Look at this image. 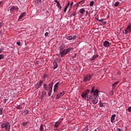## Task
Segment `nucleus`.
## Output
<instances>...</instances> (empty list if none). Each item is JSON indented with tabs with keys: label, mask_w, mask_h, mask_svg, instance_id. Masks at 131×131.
Instances as JSON below:
<instances>
[{
	"label": "nucleus",
	"mask_w": 131,
	"mask_h": 131,
	"mask_svg": "<svg viewBox=\"0 0 131 131\" xmlns=\"http://www.w3.org/2000/svg\"><path fill=\"white\" fill-rule=\"evenodd\" d=\"M91 98L88 95H85L84 96H81L82 98L85 99L86 101H91L92 100V102L93 104L94 105L97 104L99 101V93H96V94H91L90 95Z\"/></svg>",
	"instance_id": "nucleus-1"
},
{
	"label": "nucleus",
	"mask_w": 131,
	"mask_h": 131,
	"mask_svg": "<svg viewBox=\"0 0 131 131\" xmlns=\"http://www.w3.org/2000/svg\"><path fill=\"white\" fill-rule=\"evenodd\" d=\"M99 91L97 89L95 90V87H92V90H90L89 89L86 90L85 92H83L81 96V97L84 96H89V98H91V95H95L96 94H98Z\"/></svg>",
	"instance_id": "nucleus-2"
},
{
	"label": "nucleus",
	"mask_w": 131,
	"mask_h": 131,
	"mask_svg": "<svg viewBox=\"0 0 131 131\" xmlns=\"http://www.w3.org/2000/svg\"><path fill=\"white\" fill-rule=\"evenodd\" d=\"M53 85H54L53 82L50 83L48 85L45 83L43 84V89L46 92H50L53 91Z\"/></svg>",
	"instance_id": "nucleus-3"
},
{
	"label": "nucleus",
	"mask_w": 131,
	"mask_h": 131,
	"mask_svg": "<svg viewBox=\"0 0 131 131\" xmlns=\"http://www.w3.org/2000/svg\"><path fill=\"white\" fill-rule=\"evenodd\" d=\"M73 50V48H70L67 49H64L63 51H60V54L61 55V57L63 58L64 56L67 55L69 53V52H71Z\"/></svg>",
	"instance_id": "nucleus-4"
},
{
	"label": "nucleus",
	"mask_w": 131,
	"mask_h": 131,
	"mask_svg": "<svg viewBox=\"0 0 131 131\" xmlns=\"http://www.w3.org/2000/svg\"><path fill=\"white\" fill-rule=\"evenodd\" d=\"M93 74L85 75L83 81H84V82H88V81L91 80L92 77H93Z\"/></svg>",
	"instance_id": "nucleus-5"
},
{
	"label": "nucleus",
	"mask_w": 131,
	"mask_h": 131,
	"mask_svg": "<svg viewBox=\"0 0 131 131\" xmlns=\"http://www.w3.org/2000/svg\"><path fill=\"white\" fill-rule=\"evenodd\" d=\"M19 8L17 6H11L8 8V11H10V13H15V12H18Z\"/></svg>",
	"instance_id": "nucleus-6"
},
{
	"label": "nucleus",
	"mask_w": 131,
	"mask_h": 131,
	"mask_svg": "<svg viewBox=\"0 0 131 131\" xmlns=\"http://www.w3.org/2000/svg\"><path fill=\"white\" fill-rule=\"evenodd\" d=\"M67 39L68 40H74L77 38V36L75 35H70L67 37Z\"/></svg>",
	"instance_id": "nucleus-7"
},
{
	"label": "nucleus",
	"mask_w": 131,
	"mask_h": 131,
	"mask_svg": "<svg viewBox=\"0 0 131 131\" xmlns=\"http://www.w3.org/2000/svg\"><path fill=\"white\" fill-rule=\"evenodd\" d=\"M131 32V24H129L125 30V34H127Z\"/></svg>",
	"instance_id": "nucleus-8"
},
{
	"label": "nucleus",
	"mask_w": 131,
	"mask_h": 131,
	"mask_svg": "<svg viewBox=\"0 0 131 131\" xmlns=\"http://www.w3.org/2000/svg\"><path fill=\"white\" fill-rule=\"evenodd\" d=\"M86 12V14H85V16H89L90 14H89V11H85V10L84 9V8H81L79 10V12L81 13V14H83L84 13H85Z\"/></svg>",
	"instance_id": "nucleus-9"
},
{
	"label": "nucleus",
	"mask_w": 131,
	"mask_h": 131,
	"mask_svg": "<svg viewBox=\"0 0 131 131\" xmlns=\"http://www.w3.org/2000/svg\"><path fill=\"white\" fill-rule=\"evenodd\" d=\"M95 19L99 21V22H101L103 25H106V24H107V21L105 20L104 19H99V17H95Z\"/></svg>",
	"instance_id": "nucleus-10"
},
{
	"label": "nucleus",
	"mask_w": 131,
	"mask_h": 131,
	"mask_svg": "<svg viewBox=\"0 0 131 131\" xmlns=\"http://www.w3.org/2000/svg\"><path fill=\"white\" fill-rule=\"evenodd\" d=\"M43 81L42 80H40L39 81V83H37L35 86V89H36L37 90H38V89H39V88H40V86H41V84H42L43 83Z\"/></svg>",
	"instance_id": "nucleus-11"
},
{
	"label": "nucleus",
	"mask_w": 131,
	"mask_h": 131,
	"mask_svg": "<svg viewBox=\"0 0 131 131\" xmlns=\"http://www.w3.org/2000/svg\"><path fill=\"white\" fill-rule=\"evenodd\" d=\"M10 125L9 122H7L5 123L4 128H5L6 131H10Z\"/></svg>",
	"instance_id": "nucleus-12"
},
{
	"label": "nucleus",
	"mask_w": 131,
	"mask_h": 131,
	"mask_svg": "<svg viewBox=\"0 0 131 131\" xmlns=\"http://www.w3.org/2000/svg\"><path fill=\"white\" fill-rule=\"evenodd\" d=\"M64 94H65V91H62V92H60V93H58L57 95L56 99L57 100H59V99H60V97H62V96H64Z\"/></svg>",
	"instance_id": "nucleus-13"
},
{
	"label": "nucleus",
	"mask_w": 131,
	"mask_h": 131,
	"mask_svg": "<svg viewBox=\"0 0 131 131\" xmlns=\"http://www.w3.org/2000/svg\"><path fill=\"white\" fill-rule=\"evenodd\" d=\"M110 45H111V43H110V42L107 40H105L103 42V46L105 48H109V47H110Z\"/></svg>",
	"instance_id": "nucleus-14"
},
{
	"label": "nucleus",
	"mask_w": 131,
	"mask_h": 131,
	"mask_svg": "<svg viewBox=\"0 0 131 131\" xmlns=\"http://www.w3.org/2000/svg\"><path fill=\"white\" fill-rule=\"evenodd\" d=\"M25 106V103H23L20 105H18L16 106L17 109H19V110L21 109H23Z\"/></svg>",
	"instance_id": "nucleus-15"
},
{
	"label": "nucleus",
	"mask_w": 131,
	"mask_h": 131,
	"mask_svg": "<svg viewBox=\"0 0 131 131\" xmlns=\"http://www.w3.org/2000/svg\"><path fill=\"white\" fill-rule=\"evenodd\" d=\"M69 5H70V2H68V4H67V5L64 7V12L66 13V11H67V9H68V7H69Z\"/></svg>",
	"instance_id": "nucleus-16"
},
{
	"label": "nucleus",
	"mask_w": 131,
	"mask_h": 131,
	"mask_svg": "<svg viewBox=\"0 0 131 131\" xmlns=\"http://www.w3.org/2000/svg\"><path fill=\"white\" fill-rule=\"evenodd\" d=\"M115 117H116V115L114 114L111 116V122H114V120H115Z\"/></svg>",
	"instance_id": "nucleus-17"
},
{
	"label": "nucleus",
	"mask_w": 131,
	"mask_h": 131,
	"mask_svg": "<svg viewBox=\"0 0 131 131\" xmlns=\"http://www.w3.org/2000/svg\"><path fill=\"white\" fill-rule=\"evenodd\" d=\"M53 65L54 69H56V68H58V62H57L56 61H53Z\"/></svg>",
	"instance_id": "nucleus-18"
},
{
	"label": "nucleus",
	"mask_w": 131,
	"mask_h": 131,
	"mask_svg": "<svg viewBox=\"0 0 131 131\" xmlns=\"http://www.w3.org/2000/svg\"><path fill=\"white\" fill-rule=\"evenodd\" d=\"M59 84H60V82H58L55 84L54 88V92L55 91H56V90H57V89H58V86H59Z\"/></svg>",
	"instance_id": "nucleus-19"
},
{
	"label": "nucleus",
	"mask_w": 131,
	"mask_h": 131,
	"mask_svg": "<svg viewBox=\"0 0 131 131\" xmlns=\"http://www.w3.org/2000/svg\"><path fill=\"white\" fill-rule=\"evenodd\" d=\"M119 82V81H117L115 83H114V84H113V90L114 89H115V88H116V86H117V84H118Z\"/></svg>",
	"instance_id": "nucleus-20"
},
{
	"label": "nucleus",
	"mask_w": 131,
	"mask_h": 131,
	"mask_svg": "<svg viewBox=\"0 0 131 131\" xmlns=\"http://www.w3.org/2000/svg\"><path fill=\"white\" fill-rule=\"evenodd\" d=\"M60 123H61L60 122H56L54 125V126L57 128L59 126V124H60Z\"/></svg>",
	"instance_id": "nucleus-21"
},
{
	"label": "nucleus",
	"mask_w": 131,
	"mask_h": 131,
	"mask_svg": "<svg viewBox=\"0 0 131 131\" xmlns=\"http://www.w3.org/2000/svg\"><path fill=\"white\" fill-rule=\"evenodd\" d=\"M28 113H29V111L27 110H25L23 112V114H24V115H27Z\"/></svg>",
	"instance_id": "nucleus-22"
},
{
	"label": "nucleus",
	"mask_w": 131,
	"mask_h": 131,
	"mask_svg": "<svg viewBox=\"0 0 131 131\" xmlns=\"http://www.w3.org/2000/svg\"><path fill=\"white\" fill-rule=\"evenodd\" d=\"M99 56V55H94L93 56V57L91 58V60H95V59H97V58H98V57Z\"/></svg>",
	"instance_id": "nucleus-23"
},
{
	"label": "nucleus",
	"mask_w": 131,
	"mask_h": 131,
	"mask_svg": "<svg viewBox=\"0 0 131 131\" xmlns=\"http://www.w3.org/2000/svg\"><path fill=\"white\" fill-rule=\"evenodd\" d=\"M40 131H45V130L43 129V125L41 124V125L40 126Z\"/></svg>",
	"instance_id": "nucleus-24"
},
{
	"label": "nucleus",
	"mask_w": 131,
	"mask_h": 131,
	"mask_svg": "<svg viewBox=\"0 0 131 131\" xmlns=\"http://www.w3.org/2000/svg\"><path fill=\"white\" fill-rule=\"evenodd\" d=\"M104 104H105V103H102L101 102V101H100V102H99V106H100V107H104Z\"/></svg>",
	"instance_id": "nucleus-25"
},
{
	"label": "nucleus",
	"mask_w": 131,
	"mask_h": 131,
	"mask_svg": "<svg viewBox=\"0 0 131 131\" xmlns=\"http://www.w3.org/2000/svg\"><path fill=\"white\" fill-rule=\"evenodd\" d=\"M118 6H119V2H116L114 4V6L118 7Z\"/></svg>",
	"instance_id": "nucleus-26"
},
{
	"label": "nucleus",
	"mask_w": 131,
	"mask_h": 131,
	"mask_svg": "<svg viewBox=\"0 0 131 131\" xmlns=\"http://www.w3.org/2000/svg\"><path fill=\"white\" fill-rule=\"evenodd\" d=\"M25 16H26V13L24 12L20 15L19 17H25Z\"/></svg>",
	"instance_id": "nucleus-27"
},
{
	"label": "nucleus",
	"mask_w": 131,
	"mask_h": 131,
	"mask_svg": "<svg viewBox=\"0 0 131 131\" xmlns=\"http://www.w3.org/2000/svg\"><path fill=\"white\" fill-rule=\"evenodd\" d=\"M56 6L59 9H62V6H61V5L60 4V3H57Z\"/></svg>",
	"instance_id": "nucleus-28"
},
{
	"label": "nucleus",
	"mask_w": 131,
	"mask_h": 131,
	"mask_svg": "<svg viewBox=\"0 0 131 131\" xmlns=\"http://www.w3.org/2000/svg\"><path fill=\"white\" fill-rule=\"evenodd\" d=\"M94 4H95V2H94V1H91L90 4V6L93 7V6H94Z\"/></svg>",
	"instance_id": "nucleus-29"
},
{
	"label": "nucleus",
	"mask_w": 131,
	"mask_h": 131,
	"mask_svg": "<svg viewBox=\"0 0 131 131\" xmlns=\"http://www.w3.org/2000/svg\"><path fill=\"white\" fill-rule=\"evenodd\" d=\"M110 94L111 95V96L114 95V91L112 90V91H110Z\"/></svg>",
	"instance_id": "nucleus-30"
},
{
	"label": "nucleus",
	"mask_w": 131,
	"mask_h": 131,
	"mask_svg": "<svg viewBox=\"0 0 131 131\" xmlns=\"http://www.w3.org/2000/svg\"><path fill=\"white\" fill-rule=\"evenodd\" d=\"M24 19V18H23V17H20L18 18V21H23Z\"/></svg>",
	"instance_id": "nucleus-31"
},
{
	"label": "nucleus",
	"mask_w": 131,
	"mask_h": 131,
	"mask_svg": "<svg viewBox=\"0 0 131 131\" xmlns=\"http://www.w3.org/2000/svg\"><path fill=\"white\" fill-rule=\"evenodd\" d=\"M71 16H76V12H73V13L71 14Z\"/></svg>",
	"instance_id": "nucleus-32"
},
{
	"label": "nucleus",
	"mask_w": 131,
	"mask_h": 131,
	"mask_svg": "<svg viewBox=\"0 0 131 131\" xmlns=\"http://www.w3.org/2000/svg\"><path fill=\"white\" fill-rule=\"evenodd\" d=\"M70 9H71V8H72V6H73V2H72L71 4H70L69 5Z\"/></svg>",
	"instance_id": "nucleus-33"
},
{
	"label": "nucleus",
	"mask_w": 131,
	"mask_h": 131,
	"mask_svg": "<svg viewBox=\"0 0 131 131\" xmlns=\"http://www.w3.org/2000/svg\"><path fill=\"white\" fill-rule=\"evenodd\" d=\"M28 124V122H24L23 123V125L24 126H25V125H27Z\"/></svg>",
	"instance_id": "nucleus-34"
},
{
	"label": "nucleus",
	"mask_w": 131,
	"mask_h": 131,
	"mask_svg": "<svg viewBox=\"0 0 131 131\" xmlns=\"http://www.w3.org/2000/svg\"><path fill=\"white\" fill-rule=\"evenodd\" d=\"M3 110H4L3 108L0 109V115H2V114H3Z\"/></svg>",
	"instance_id": "nucleus-35"
},
{
	"label": "nucleus",
	"mask_w": 131,
	"mask_h": 131,
	"mask_svg": "<svg viewBox=\"0 0 131 131\" xmlns=\"http://www.w3.org/2000/svg\"><path fill=\"white\" fill-rule=\"evenodd\" d=\"M53 91H48L49 92V93H48V96H51V95H52V92Z\"/></svg>",
	"instance_id": "nucleus-36"
},
{
	"label": "nucleus",
	"mask_w": 131,
	"mask_h": 131,
	"mask_svg": "<svg viewBox=\"0 0 131 131\" xmlns=\"http://www.w3.org/2000/svg\"><path fill=\"white\" fill-rule=\"evenodd\" d=\"M4 58V55L1 54L0 55V60H2Z\"/></svg>",
	"instance_id": "nucleus-37"
},
{
	"label": "nucleus",
	"mask_w": 131,
	"mask_h": 131,
	"mask_svg": "<svg viewBox=\"0 0 131 131\" xmlns=\"http://www.w3.org/2000/svg\"><path fill=\"white\" fill-rule=\"evenodd\" d=\"M127 110L129 112H131V106H129V107H128Z\"/></svg>",
	"instance_id": "nucleus-38"
},
{
	"label": "nucleus",
	"mask_w": 131,
	"mask_h": 131,
	"mask_svg": "<svg viewBox=\"0 0 131 131\" xmlns=\"http://www.w3.org/2000/svg\"><path fill=\"white\" fill-rule=\"evenodd\" d=\"M1 128H5V123L2 124Z\"/></svg>",
	"instance_id": "nucleus-39"
},
{
	"label": "nucleus",
	"mask_w": 131,
	"mask_h": 131,
	"mask_svg": "<svg viewBox=\"0 0 131 131\" xmlns=\"http://www.w3.org/2000/svg\"><path fill=\"white\" fill-rule=\"evenodd\" d=\"M16 44L19 46V47H20V46H21V42H16Z\"/></svg>",
	"instance_id": "nucleus-40"
},
{
	"label": "nucleus",
	"mask_w": 131,
	"mask_h": 131,
	"mask_svg": "<svg viewBox=\"0 0 131 131\" xmlns=\"http://www.w3.org/2000/svg\"><path fill=\"white\" fill-rule=\"evenodd\" d=\"M37 5L39 4H40V3H41V0H37Z\"/></svg>",
	"instance_id": "nucleus-41"
},
{
	"label": "nucleus",
	"mask_w": 131,
	"mask_h": 131,
	"mask_svg": "<svg viewBox=\"0 0 131 131\" xmlns=\"http://www.w3.org/2000/svg\"><path fill=\"white\" fill-rule=\"evenodd\" d=\"M2 27H3V23L0 22V28H1Z\"/></svg>",
	"instance_id": "nucleus-42"
},
{
	"label": "nucleus",
	"mask_w": 131,
	"mask_h": 131,
	"mask_svg": "<svg viewBox=\"0 0 131 131\" xmlns=\"http://www.w3.org/2000/svg\"><path fill=\"white\" fill-rule=\"evenodd\" d=\"M48 35H49V33L48 32L45 33V36H48Z\"/></svg>",
	"instance_id": "nucleus-43"
},
{
	"label": "nucleus",
	"mask_w": 131,
	"mask_h": 131,
	"mask_svg": "<svg viewBox=\"0 0 131 131\" xmlns=\"http://www.w3.org/2000/svg\"><path fill=\"white\" fill-rule=\"evenodd\" d=\"M116 130L117 131H121V128H117Z\"/></svg>",
	"instance_id": "nucleus-44"
},
{
	"label": "nucleus",
	"mask_w": 131,
	"mask_h": 131,
	"mask_svg": "<svg viewBox=\"0 0 131 131\" xmlns=\"http://www.w3.org/2000/svg\"><path fill=\"white\" fill-rule=\"evenodd\" d=\"M2 4H3V2H0V8L1 7H3Z\"/></svg>",
	"instance_id": "nucleus-45"
},
{
	"label": "nucleus",
	"mask_w": 131,
	"mask_h": 131,
	"mask_svg": "<svg viewBox=\"0 0 131 131\" xmlns=\"http://www.w3.org/2000/svg\"><path fill=\"white\" fill-rule=\"evenodd\" d=\"M55 3H56V4H58L59 2H58V0H54Z\"/></svg>",
	"instance_id": "nucleus-46"
},
{
	"label": "nucleus",
	"mask_w": 131,
	"mask_h": 131,
	"mask_svg": "<svg viewBox=\"0 0 131 131\" xmlns=\"http://www.w3.org/2000/svg\"><path fill=\"white\" fill-rule=\"evenodd\" d=\"M2 52H3V50H2V49H0V54L2 53Z\"/></svg>",
	"instance_id": "nucleus-47"
},
{
	"label": "nucleus",
	"mask_w": 131,
	"mask_h": 131,
	"mask_svg": "<svg viewBox=\"0 0 131 131\" xmlns=\"http://www.w3.org/2000/svg\"><path fill=\"white\" fill-rule=\"evenodd\" d=\"M85 129H86V130H88V127H85Z\"/></svg>",
	"instance_id": "nucleus-48"
},
{
	"label": "nucleus",
	"mask_w": 131,
	"mask_h": 131,
	"mask_svg": "<svg viewBox=\"0 0 131 131\" xmlns=\"http://www.w3.org/2000/svg\"><path fill=\"white\" fill-rule=\"evenodd\" d=\"M82 2H83V1H81L80 3H82Z\"/></svg>",
	"instance_id": "nucleus-49"
},
{
	"label": "nucleus",
	"mask_w": 131,
	"mask_h": 131,
	"mask_svg": "<svg viewBox=\"0 0 131 131\" xmlns=\"http://www.w3.org/2000/svg\"><path fill=\"white\" fill-rule=\"evenodd\" d=\"M5 101H7V99H5Z\"/></svg>",
	"instance_id": "nucleus-50"
}]
</instances>
